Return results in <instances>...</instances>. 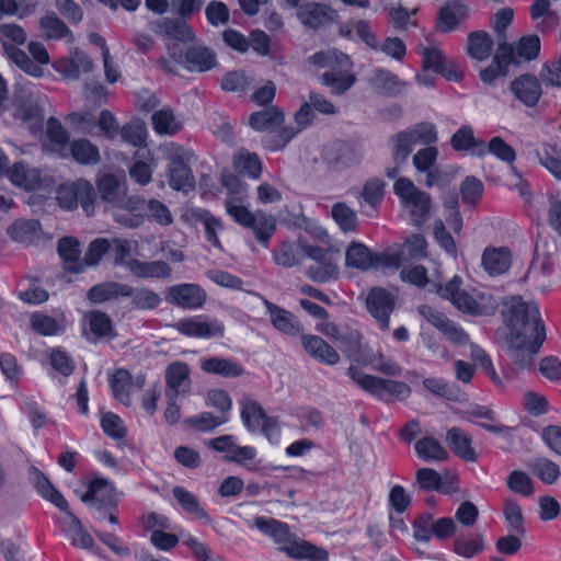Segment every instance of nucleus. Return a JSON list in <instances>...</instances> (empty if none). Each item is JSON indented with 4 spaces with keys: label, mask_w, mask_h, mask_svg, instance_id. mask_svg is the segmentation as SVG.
I'll use <instances>...</instances> for the list:
<instances>
[{
    "label": "nucleus",
    "mask_w": 561,
    "mask_h": 561,
    "mask_svg": "<svg viewBox=\"0 0 561 561\" xmlns=\"http://www.w3.org/2000/svg\"><path fill=\"white\" fill-rule=\"evenodd\" d=\"M254 526L262 534L271 537L279 546V551L285 552L291 559L308 561L329 560V552L325 549L298 538L284 522L256 516L254 518Z\"/></svg>",
    "instance_id": "nucleus-1"
},
{
    "label": "nucleus",
    "mask_w": 561,
    "mask_h": 561,
    "mask_svg": "<svg viewBox=\"0 0 561 561\" xmlns=\"http://www.w3.org/2000/svg\"><path fill=\"white\" fill-rule=\"evenodd\" d=\"M502 316L507 327V335L533 336L546 332L539 308L534 301H525L520 296H512L504 300Z\"/></svg>",
    "instance_id": "nucleus-2"
},
{
    "label": "nucleus",
    "mask_w": 561,
    "mask_h": 561,
    "mask_svg": "<svg viewBox=\"0 0 561 561\" xmlns=\"http://www.w3.org/2000/svg\"><path fill=\"white\" fill-rule=\"evenodd\" d=\"M436 293L449 300L457 309L471 314H492L499 306L497 299L488 291L469 294L460 289V283H433Z\"/></svg>",
    "instance_id": "nucleus-3"
},
{
    "label": "nucleus",
    "mask_w": 561,
    "mask_h": 561,
    "mask_svg": "<svg viewBox=\"0 0 561 561\" xmlns=\"http://www.w3.org/2000/svg\"><path fill=\"white\" fill-rule=\"evenodd\" d=\"M402 263L400 252L386 250L374 252L358 241H352L345 250V266L362 272L377 270H399Z\"/></svg>",
    "instance_id": "nucleus-4"
},
{
    "label": "nucleus",
    "mask_w": 561,
    "mask_h": 561,
    "mask_svg": "<svg viewBox=\"0 0 561 561\" xmlns=\"http://www.w3.org/2000/svg\"><path fill=\"white\" fill-rule=\"evenodd\" d=\"M96 186L101 199L121 210L137 211L144 207V199L127 194L124 172L100 175Z\"/></svg>",
    "instance_id": "nucleus-5"
},
{
    "label": "nucleus",
    "mask_w": 561,
    "mask_h": 561,
    "mask_svg": "<svg viewBox=\"0 0 561 561\" xmlns=\"http://www.w3.org/2000/svg\"><path fill=\"white\" fill-rule=\"evenodd\" d=\"M12 115L28 125L33 134H37L44 122V110L41 94L35 87L19 83L12 100Z\"/></svg>",
    "instance_id": "nucleus-6"
},
{
    "label": "nucleus",
    "mask_w": 561,
    "mask_h": 561,
    "mask_svg": "<svg viewBox=\"0 0 561 561\" xmlns=\"http://www.w3.org/2000/svg\"><path fill=\"white\" fill-rule=\"evenodd\" d=\"M226 209L237 222L251 228L255 238L262 243H266L275 231L274 218L261 211L251 213L244 205L242 196L228 197Z\"/></svg>",
    "instance_id": "nucleus-7"
},
{
    "label": "nucleus",
    "mask_w": 561,
    "mask_h": 561,
    "mask_svg": "<svg viewBox=\"0 0 561 561\" xmlns=\"http://www.w3.org/2000/svg\"><path fill=\"white\" fill-rule=\"evenodd\" d=\"M347 375L363 390L381 400L388 401L389 399H396L401 401L411 394V388L408 383L367 375L355 366H351L347 369Z\"/></svg>",
    "instance_id": "nucleus-8"
},
{
    "label": "nucleus",
    "mask_w": 561,
    "mask_h": 561,
    "mask_svg": "<svg viewBox=\"0 0 561 561\" xmlns=\"http://www.w3.org/2000/svg\"><path fill=\"white\" fill-rule=\"evenodd\" d=\"M394 193L401 198L403 206L409 210L414 226H422L428 218L431 196L419 190L411 180L400 178L393 185Z\"/></svg>",
    "instance_id": "nucleus-9"
},
{
    "label": "nucleus",
    "mask_w": 561,
    "mask_h": 561,
    "mask_svg": "<svg viewBox=\"0 0 561 561\" xmlns=\"http://www.w3.org/2000/svg\"><path fill=\"white\" fill-rule=\"evenodd\" d=\"M193 153L171 145L167 151L169 185L176 191L193 188L195 179L190 167Z\"/></svg>",
    "instance_id": "nucleus-10"
},
{
    "label": "nucleus",
    "mask_w": 561,
    "mask_h": 561,
    "mask_svg": "<svg viewBox=\"0 0 561 561\" xmlns=\"http://www.w3.org/2000/svg\"><path fill=\"white\" fill-rule=\"evenodd\" d=\"M397 296L382 287H373L366 297V308L383 331L390 327V314L396 307Z\"/></svg>",
    "instance_id": "nucleus-11"
},
{
    "label": "nucleus",
    "mask_w": 561,
    "mask_h": 561,
    "mask_svg": "<svg viewBox=\"0 0 561 561\" xmlns=\"http://www.w3.org/2000/svg\"><path fill=\"white\" fill-rule=\"evenodd\" d=\"M546 340V332H539L533 336L506 335L508 353L512 360L520 367L531 364L533 356L539 352Z\"/></svg>",
    "instance_id": "nucleus-12"
},
{
    "label": "nucleus",
    "mask_w": 561,
    "mask_h": 561,
    "mask_svg": "<svg viewBox=\"0 0 561 561\" xmlns=\"http://www.w3.org/2000/svg\"><path fill=\"white\" fill-rule=\"evenodd\" d=\"M173 328L190 337L213 339L222 337L225 334L224 323L207 316L181 319L173 324Z\"/></svg>",
    "instance_id": "nucleus-13"
},
{
    "label": "nucleus",
    "mask_w": 561,
    "mask_h": 561,
    "mask_svg": "<svg viewBox=\"0 0 561 561\" xmlns=\"http://www.w3.org/2000/svg\"><path fill=\"white\" fill-rule=\"evenodd\" d=\"M184 54H179L178 61L183 62L188 71L206 72L217 66V56L202 41L190 42Z\"/></svg>",
    "instance_id": "nucleus-14"
},
{
    "label": "nucleus",
    "mask_w": 561,
    "mask_h": 561,
    "mask_svg": "<svg viewBox=\"0 0 561 561\" xmlns=\"http://www.w3.org/2000/svg\"><path fill=\"white\" fill-rule=\"evenodd\" d=\"M82 333L89 342L112 340L117 335L112 319L100 310L87 311L83 314Z\"/></svg>",
    "instance_id": "nucleus-15"
},
{
    "label": "nucleus",
    "mask_w": 561,
    "mask_h": 561,
    "mask_svg": "<svg viewBox=\"0 0 561 561\" xmlns=\"http://www.w3.org/2000/svg\"><path fill=\"white\" fill-rule=\"evenodd\" d=\"M114 486L102 478L93 479L88 486V491L81 496V501L94 506L99 518L105 517L107 507H115Z\"/></svg>",
    "instance_id": "nucleus-16"
},
{
    "label": "nucleus",
    "mask_w": 561,
    "mask_h": 561,
    "mask_svg": "<svg viewBox=\"0 0 561 561\" xmlns=\"http://www.w3.org/2000/svg\"><path fill=\"white\" fill-rule=\"evenodd\" d=\"M167 300L183 309H197L204 305L206 293L197 284L181 283L169 288Z\"/></svg>",
    "instance_id": "nucleus-17"
},
{
    "label": "nucleus",
    "mask_w": 561,
    "mask_h": 561,
    "mask_svg": "<svg viewBox=\"0 0 561 561\" xmlns=\"http://www.w3.org/2000/svg\"><path fill=\"white\" fill-rule=\"evenodd\" d=\"M151 30L159 36L181 43L194 42L195 33L182 18H162L151 23Z\"/></svg>",
    "instance_id": "nucleus-18"
},
{
    "label": "nucleus",
    "mask_w": 561,
    "mask_h": 561,
    "mask_svg": "<svg viewBox=\"0 0 561 561\" xmlns=\"http://www.w3.org/2000/svg\"><path fill=\"white\" fill-rule=\"evenodd\" d=\"M297 18L304 26L318 30L332 23L336 12L324 3L309 2L297 8Z\"/></svg>",
    "instance_id": "nucleus-19"
},
{
    "label": "nucleus",
    "mask_w": 561,
    "mask_h": 561,
    "mask_svg": "<svg viewBox=\"0 0 561 561\" xmlns=\"http://www.w3.org/2000/svg\"><path fill=\"white\" fill-rule=\"evenodd\" d=\"M190 367L186 363L174 362L165 369L167 400H176L181 394L190 391Z\"/></svg>",
    "instance_id": "nucleus-20"
},
{
    "label": "nucleus",
    "mask_w": 561,
    "mask_h": 561,
    "mask_svg": "<svg viewBox=\"0 0 561 561\" xmlns=\"http://www.w3.org/2000/svg\"><path fill=\"white\" fill-rule=\"evenodd\" d=\"M513 254L507 247H486L481 256V264L490 277L504 275L511 267Z\"/></svg>",
    "instance_id": "nucleus-21"
},
{
    "label": "nucleus",
    "mask_w": 561,
    "mask_h": 561,
    "mask_svg": "<svg viewBox=\"0 0 561 561\" xmlns=\"http://www.w3.org/2000/svg\"><path fill=\"white\" fill-rule=\"evenodd\" d=\"M513 60H516L513 48L507 43H499L492 64L480 71V79L492 83L497 77L506 76Z\"/></svg>",
    "instance_id": "nucleus-22"
},
{
    "label": "nucleus",
    "mask_w": 561,
    "mask_h": 561,
    "mask_svg": "<svg viewBox=\"0 0 561 561\" xmlns=\"http://www.w3.org/2000/svg\"><path fill=\"white\" fill-rule=\"evenodd\" d=\"M264 305L270 314L271 322L277 331L290 336H297L301 334L304 328L291 312L276 306L268 300H264Z\"/></svg>",
    "instance_id": "nucleus-23"
},
{
    "label": "nucleus",
    "mask_w": 561,
    "mask_h": 561,
    "mask_svg": "<svg viewBox=\"0 0 561 561\" xmlns=\"http://www.w3.org/2000/svg\"><path fill=\"white\" fill-rule=\"evenodd\" d=\"M450 450L460 459L474 462L478 459L472 448V437L461 427L454 426L446 433L445 438Z\"/></svg>",
    "instance_id": "nucleus-24"
},
{
    "label": "nucleus",
    "mask_w": 561,
    "mask_h": 561,
    "mask_svg": "<svg viewBox=\"0 0 561 561\" xmlns=\"http://www.w3.org/2000/svg\"><path fill=\"white\" fill-rule=\"evenodd\" d=\"M301 343L305 351L322 364L335 365L340 360L339 353L318 335H302Z\"/></svg>",
    "instance_id": "nucleus-25"
},
{
    "label": "nucleus",
    "mask_w": 561,
    "mask_h": 561,
    "mask_svg": "<svg viewBox=\"0 0 561 561\" xmlns=\"http://www.w3.org/2000/svg\"><path fill=\"white\" fill-rule=\"evenodd\" d=\"M11 183L25 191H34L41 187V172L36 168H32L25 162H16L8 170Z\"/></svg>",
    "instance_id": "nucleus-26"
},
{
    "label": "nucleus",
    "mask_w": 561,
    "mask_h": 561,
    "mask_svg": "<svg viewBox=\"0 0 561 561\" xmlns=\"http://www.w3.org/2000/svg\"><path fill=\"white\" fill-rule=\"evenodd\" d=\"M201 369L210 375H217L222 378H237L242 376L245 370L243 366L232 358L207 357L201 360Z\"/></svg>",
    "instance_id": "nucleus-27"
},
{
    "label": "nucleus",
    "mask_w": 561,
    "mask_h": 561,
    "mask_svg": "<svg viewBox=\"0 0 561 561\" xmlns=\"http://www.w3.org/2000/svg\"><path fill=\"white\" fill-rule=\"evenodd\" d=\"M239 404L244 427L251 433H259V430L265 423V419L271 416L265 413L263 407L256 400L250 397H243L239 400Z\"/></svg>",
    "instance_id": "nucleus-28"
},
{
    "label": "nucleus",
    "mask_w": 561,
    "mask_h": 561,
    "mask_svg": "<svg viewBox=\"0 0 561 561\" xmlns=\"http://www.w3.org/2000/svg\"><path fill=\"white\" fill-rule=\"evenodd\" d=\"M57 250L66 271L82 273L81 248L77 238L64 237L59 239Z\"/></svg>",
    "instance_id": "nucleus-29"
},
{
    "label": "nucleus",
    "mask_w": 561,
    "mask_h": 561,
    "mask_svg": "<svg viewBox=\"0 0 561 561\" xmlns=\"http://www.w3.org/2000/svg\"><path fill=\"white\" fill-rule=\"evenodd\" d=\"M511 89L515 96L527 106L536 105L542 93L539 81L530 75H524L514 80Z\"/></svg>",
    "instance_id": "nucleus-30"
},
{
    "label": "nucleus",
    "mask_w": 561,
    "mask_h": 561,
    "mask_svg": "<svg viewBox=\"0 0 561 561\" xmlns=\"http://www.w3.org/2000/svg\"><path fill=\"white\" fill-rule=\"evenodd\" d=\"M7 231L13 241L25 245L33 244L39 240L43 233L41 224L36 219L15 220Z\"/></svg>",
    "instance_id": "nucleus-31"
},
{
    "label": "nucleus",
    "mask_w": 561,
    "mask_h": 561,
    "mask_svg": "<svg viewBox=\"0 0 561 561\" xmlns=\"http://www.w3.org/2000/svg\"><path fill=\"white\" fill-rule=\"evenodd\" d=\"M450 145L456 151H470L479 157L486 153L484 141L474 137L473 129L469 125L461 126L451 136Z\"/></svg>",
    "instance_id": "nucleus-32"
},
{
    "label": "nucleus",
    "mask_w": 561,
    "mask_h": 561,
    "mask_svg": "<svg viewBox=\"0 0 561 561\" xmlns=\"http://www.w3.org/2000/svg\"><path fill=\"white\" fill-rule=\"evenodd\" d=\"M41 35L45 39L67 38L69 43L75 41L73 34L66 23L56 13L49 12L39 19Z\"/></svg>",
    "instance_id": "nucleus-33"
},
{
    "label": "nucleus",
    "mask_w": 561,
    "mask_h": 561,
    "mask_svg": "<svg viewBox=\"0 0 561 561\" xmlns=\"http://www.w3.org/2000/svg\"><path fill=\"white\" fill-rule=\"evenodd\" d=\"M94 65L92 59L80 50H76L72 56L58 67V71L65 79L78 80L81 73L91 72Z\"/></svg>",
    "instance_id": "nucleus-34"
},
{
    "label": "nucleus",
    "mask_w": 561,
    "mask_h": 561,
    "mask_svg": "<svg viewBox=\"0 0 561 561\" xmlns=\"http://www.w3.org/2000/svg\"><path fill=\"white\" fill-rule=\"evenodd\" d=\"M468 8L461 2H450L440 9L437 18L436 27L446 33L457 27V25L467 18Z\"/></svg>",
    "instance_id": "nucleus-35"
},
{
    "label": "nucleus",
    "mask_w": 561,
    "mask_h": 561,
    "mask_svg": "<svg viewBox=\"0 0 561 561\" xmlns=\"http://www.w3.org/2000/svg\"><path fill=\"white\" fill-rule=\"evenodd\" d=\"M284 123V113L277 107L271 106L250 115L249 124L257 131L267 134Z\"/></svg>",
    "instance_id": "nucleus-36"
},
{
    "label": "nucleus",
    "mask_w": 561,
    "mask_h": 561,
    "mask_svg": "<svg viewBox=\"0 0 561 561\" xmlns=\"http://www.w3.org/2000/svg\"><path fill=\"white\" fill-rule=\"evenodd\" d=\"M127 268L136 277L140 278H167L170 276V267L163 261L142 262L139 260H129Z\"/></svg>",
    "instance_id": "nucleus-37"
},
{
    "label": "nucleus",
    "mask_w": 561,
    "mask_h": 561,
    "mask_svg": "<svg viewBox=\"0 0 561 561\" xmlns=\"http://www.w3.org/2000/svg\"><path fill=\"white\" fill-rule=\"evenodd\" d=\"M70 154L73 160L82 165H95L101 161L99 148L90 140L81 138L69 144Z\"/></svg>",
    "instance_id": "nucleus-38"
},
{
    "label": "nucleus",
    "mask_w": 561,
    "mask_h": 561,
    "mask_svg": "<svg viewBox=\"0 0 561 561\" xmlns=\"http://www.w3.org/2000/svg\"><path fill=\"white\" fill-rule=\"evenodd\" d=\"M416 455L426 462L445 461L448 459V451L433 436H425L415 443Z\"/></svg>",
    "instance_id": "nucleus-39"
},
{
    "label": "nucleus",
    "mask_w": 561,
    "mask_h": 561,
    "mask_svg": "<svg viewBox=\"0 0 561 561\" xmlns=\"http://www.w3.org/2000/svg\"><path fill=\"white\" fill-rule=\"evenodd\" d=\"M151 121L154 131L159 135L172 136L183 128V124L170 107L156 111L151 116Z\"/></svg>",
    "instance_id": "nucleus-40"
},
{
    "label": "nucleus",
    "mask_w": 561,
    "mask_h": 561,
    "mask_svg": "<svg viewBox=\"0 0 561 561\" xmlns=\"http://www.w3.org/2000/svg\"><path fill=\"white\" fill-rule=\"evenodd\" d=\"M351 68H335L322 75V82L331 88L333 94H343L353 87L356 81L354 75L350 73Z\"/></svg>",
    "instance_id": "nucleus-41"
},
{
    "label": "nucleus",
    "mask_w": 561,
    "mask_h": 561,
    "mask_svg": "<svg viewBox=\"0 0 561 561\" xmlns=\"http://www.w3.org/2000/svg\"><path fill=\"white\" fill-rule=\"evenodd\" d=\"M113 396L124 405L131 404L133 377L126 369H117L110 379Z\"/></svg>",
    "instance_id": "nucleus-42"
},
{
    "label": "nucleus",
    "mask_w": 561,
    "mask_h": 561,
    "mask_svg": "<svg viewBox=\"0 0 561 561\" xmlns=\"http://www.w3.org/2000/svg\"><path fill=\"white\" fill-rule=\"evenodd\" d=\"M33 473L35 488L42 496L50 501L59 510L67 511L69 508L67 500L55 489L47 477L36 468H34Z\"/></svg>",
    "instance_id": "nucleus-43"
},
{
    "label": "nucleus",
    "mask_w": 561,
    "mask_h": 561,
    "mask_svg": "<svg viewBox=\"0 0 561 561\" xmlns=\"http://www.w3.org/2000/svg\"><path fill=\"white\" fill-rule=\"evenodd\" d=\"M327 160L339 167H347L360 159L359 152L350 144L336 142L332 145L327 153Z\"/></svg>",
    "instance_id": "nucleus-44"
},
{
    "label": "nucleus",
    "mask_w": 561,
    "mask_h": 561,
    "mask_svg": "<svg viewBox=\"0 0 561 561\" xmlns=\"http://www.w3.org/2000/svg\"><path fill=\"white\" fill-rule=\"evenodd\" d=\"M530 15L537 21V28L541 32H548L558 24V15L550 10L549 0H535L530 7Z\"/></svg>",
    "instance_id": "nucleus-45"
},
{
    "label": "nucleus",
    "mask_w": 561,
    "mask_h": 561,
    "mask_svg": "<svg viewBox=\"0 0 561 561\" xmlns=\"http://www.w3.org/2000/svg\"><path fill=\"white\" fill-rule=\"evenodd\" d=\"M64 512L69 518V523L67 527H65V533L71 543L83 549L91 548L93 545V538L91 535L82 527L80 520L69 511V508Z\"/></svg>",
    "instance_id": "nucleus-46"
},
{
    "label": "nucleus",
    "mask_w": 561,
    "mask_h": 561,
    "mask_svg": "<svg viewBox=\"0 0 561 561\" xmlns=\"http://www.w3.org/2000/svg\"><path fill=\"white\" fill-rule=\"evenodd\" d=\"M539 163L554 178L561 180V149L554 144H545L537 150Z\"/></svg>",
    "instance_id": "nucleus-47"
},
{
    "label": "nucleus",
    "mask_w": 561,
    "mask_h": 561,
    "mask_svg": "<svg viewBox=\"0 0 561 561\" xmlns=\"http://www.w3.org/2000/svg\"><path fill=\"white\" fill-rule=\"evenodd\" d=\"M3 51L7 58L25 73L34 78H41L44 76L43 68L33 61L22 49L18 47H8L7 50Z\"/></svg>",
    "instance_id": "nucleus-48"
},
{
    "label": "nucleus",
    "mask_w": 561,
    "mask_h": 561,
    "mask_svg": "<svg viewBox=\"0 0 561 561\" xmlns=\"http://www.w3.org/2000/svg\"><path fill=\"white\" fill-rule=\"evenodd\" d=\"M172 493L187 514L194 515L198 519H209L207 512L199 505L198 499L192 492L182 486H174Z\"/></svg>",
    "instance_id": "nucleus-49"
},
{
    "label": "nucleus",
    "mask_w": 561,
    "mask_h": 561,
    "mask_svg": "<svg viewBox=\"0 0 561 561\" xmlns=\"http://www.w3.org/2000/svg\"><path fill=\"white\" fill-rule=\"evenodd\" d=\"M417 51L422 57L424 70H431L434 73H439L444 70V65L448 59L437 46L420 44Z\"/></svg>",
    "instance_id": "nucleus-50"
},
{
    "label": "nucleus",
    "mask_w": 561,
    "mask_h": 561,
    "mask_svg": "<svg viewBox=\"0 0 561 561\" xmlns=\"http://www.w3.org/2000/svg\"><path fill=\"white\" fill-rule=\"evenodd\" d=\"M128 294L119 283H98L88 291V299L93 304H102Z\"/></svg>",
    "instance_id": "nucleus-51"
},
{
    "label": "nucleus",
    "mask_w": 561,
    "mask_h": 561,
    "mask_svg": "<svg viewBox=\"0 0 561 561\" xmlns=\"http://www.w3.org/2000/svg\"><path fill=\"white\" fill-rule=\"evenodd\" d=\"M484 541L480 534L458 535L454 540V551L465 558H472L483 550Z\"/></svg>",
    "instance_id": "nucleus-52"
},
{
    "label": "nucleus",
    "mask_w": 561,
    "mask_h": 561,
    "mask_svg": "<svg viewBox=\"0 0 561 561\" xmlns=\"http://www.w3.org/2000/svg\"><path fill=\"white\" fill-rule=\"evenodd\" d=\"M492 41L485 32H474L468 36V53L469 55L479 60H485L492 50Z\"/></svg>",
    "instance_id": "nucleus-53"
},
{
    "label": "nucleus",
    "mask_w": 561,
    "mask_h": 561,
    "mask_svg": "<svg viewBox=\"0 0 561 561\" xmlns=\"http://www.w3.org/2000/svg\"><path fill=\"white\" fill-rule=\"evenodd\" d=\"M393 162L403 164L412 152L413 142L405 130L397 133L389 138Z\"/></svg>",
    "instance_id": "nucleus-54"
},
{
    "label": "nucleus",
    "mask_w": 561,
    "mask_h": 561,
    "mask_svg": "<svg viewBox=\"0 0 561 561\" xmlns=\"http://www.w3.org/2000/svg\"><path fill=\"white\" fill-rule=\"evenodd\" d=\"M229 416L214 415L210 412H202L186 420V423L198 432H211L220 425L227 423Z\"/></svg>",
    "instance_id": "nucleus-55"
},
{
    "label": "nucleus",
    "mask_w": 561,
    "mask_h": 561,
    "mask_svg": "<svg viewBox=\"0 0 561 561\" xmlns=\"http://www.w3.org/2000/svg\"><path fill=\"white\" fill-rule=\"evenodd\" d=\"M310 61L321 67L351 68L352 64L347 55L337 50L320 51L310 57Z\"/></svg>",
    "instance_id": "nucleus-56"
},
{
    "label": "nucleus",
    "mask_w": 561,
    "mask_h": 561,
    "mask_svg": "<svg viewBox=\"0 0 561 561\" xmlns=\"http://www.w3.org/2000/svg\"><path fill=\"white\" fill-rule=\"evenodd\" d=\"M373 82L377 89L390 95L400 93L404 88V83L398 76L383 69L375 70Z\"/></svg>",
    "instance_id": "nucleus-57"
},
{
    "label": "nucleus",
    "mask_w": 561,
    "mask_h": 561,
    "mask_svg": "<svg viewBox=\"0 0 561 561\" xmlns=\"http://www.w3.org/2000/svg\"><path fill=\"white\" fill-rule=\"evenodd\" d=\"M128 294H122L123 297H131V302L139 309H153L160 304V297L152 290L146 288L134 289L127 285H122Z\"/></svg>",
    "instance_id": "nucleus-58"
},
{
    "label": "nucleus",
    "mask_w": 561,
    "mask_h": 561,
    "mask_svg": "<svg viewBox=\"0 0 561 561\" xmlns=\"http://www.w3.org/2000/svg\"><path fill=\"white\" fill-rule=\"evenodd\" d=\"M503 515L508 524L510 530L523 536L525 534L524 517L522 508L516 500L506 499L503 506Z\"/></svg>",
    "instance_id": "nucleus-59"
},
{
    "label": "nucleus",
    "mask_w": 561,
    "mask_h": 561,
    "mask_svg": "<svg viewBox=\"0 0 561 561\" xmlns=\"http://www.w3.org/2000/svg\"><path fill=\"white\" fill-rule=\"evenodd\" d=\"M510 46L513 48L516 57V60H513L512 62H519L520 59L531 60L538 56L540 50V41L537 35H528L522 37L516 46Z\"/></svg>",
    "instance_id": "nucleus-60"
},
{
    "label": "nucleus",
    "mask_w": 561,
    "mask_h": 561,
    "mask_svg": "<svg viewBox=\"0 0 561 561\" xmlns=\"http://www.w3.org/2000/svg\"><path fill=\"white\" fill-rule=\"evenodd\" d=\"M27 39L24 28L14 23L0 24V42L3 50L8 47H16L23 45Z\"/></svg>",
    "instance_id": "nucleus-61"
},
{
    "label": "nucleus",
    "mask_w": 561,
    "mask_h": 561,
    "mask_svg": "<svg viewBox=\"0 0 561 561\" xmlns=\"http://www.w3.org/2000/svg\"><path fill=\"white\" fill-rule=\"evenodd\" d=\"M413 145H426L427 147L437 140L436 127L432 123H419L405 129Z\"/></svg>",
    "instance_id": "nucleus-62"
},
{
    "label": "nucleus",
    "mask_w": 561,
    "mask_h": 561,
    "mask_svg": "<svg viewBox=\"0 0 561 561\" xmlns=\"http://www.w3.org/2000/svg\"><path fill=\"white\" fill-rule=\"evenodd\" d=\"M108 252L107 238H98L90 242L82 259V272L88 267L96 266L102 257Z\"/></svg>",
    "instance_id": "nucleus-63"
},
{
    "label": "nucleus",
    "mask_w": 561,
    "mask_h": 561,
    "mask_svg": "<svg viewBox=\"0 0 561 561\" xmlns=\"http://www.w3.org/2000/svg\"><path fill=\"white\" fill-rule=\"evenodd\" d=\"M332 217L343 231H353L357 225L356 213L345 203H336L331 210Z\"/></svg>",
    "instance_id": "nucleus-64"
}]
</instances>
